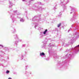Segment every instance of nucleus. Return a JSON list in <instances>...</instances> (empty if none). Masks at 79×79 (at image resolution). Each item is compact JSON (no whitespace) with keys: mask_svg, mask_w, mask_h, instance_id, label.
Listing matches in <instances>:
<instances>
[{"mask_svg":"<svg viewBox=\"0 0 79 79\" xmlns=\"http://www.w3.org/2000/svg\"><path fill=\"white\" fill-rule=\"evenodd\" d=\"M40 56H44L45 55V53L44 52L41 53H40Z\"/></svg>","mask_w":79,"mask_h":79,"instance_id":"1","label":"nucleus"},{"mask_svg":"<svg viewBox=\"0 0 79 79\" xmlns=\"http://www.w3.org/2000/svg\"><path fill=\"white\" fill-rule=\"evenodd\" d=\"M47 29H46V30H45V31L44 32V34H46V32H47Z\"/></svg>","mask_w":79,"mask_h":79,"instance_id":"2","label":"nucleus"},{"mask_svg":"<svg viewBox=\"0 0 79 79\" xmlns=\"http://www.w3.org/2000/svg\"><path fill=\"white\" fill-rule=\"evenodd\" d=\"M60 26H61V23H60L59 24H58L57 27H60Z\"/></svg>","mask_w":79,"mask_h":79,"instance_id":"3","label":"nucleus"},{"mask_svg":"<svg viewBox=\"0 0 79 79\" xmlns=\"http://www.w3.org/2000/svg\"><path fill=\"white\" fill-rule=\"evenodd\" d=\"M10 73V71H9V70H7L6 71V74H8V73Z\"/></svg>","mask_w":79,"mask_h":79,"instance_id":"4","label":"nucleus"},{"mask_svg":"<svg viewBox=\"0 0 79 79\" xmlns=\"http://www.w3.org/2000/svg\"><path fill=\"white\" fill-rule=\"evenodd\" d=\"M8 79H11V78L9 77V78Z\"/></svg>","mask_w":79,"mask_h":79,"instance_id":"5","label":"nucleus"},{"mask_svg":"<svg viewBox=\"0 0 79 79\" xmlns=\"http://www.w3.org/2000/svg\"><path fill=\"white\" fill-rule=\"evenodd\" d=\"M77 47H79V44L78 46H77Z\"/></svg>","mask_w":79,"mask_h":79,"instance_id":"6","label":"nucleus"},{"mask_svg":"<svg viewBox=\"0 0 79 79\" xmlns=\"http://www.w3.org/2000/svg\"><path fill=\"white\" fill-rule=\"evenodd\" d=\"M2 47H3V46H2Z\"/></svg>","mask_w":79,"mask_h":79,"instance_id":"7","label":"nucleus"}]
</instances>
